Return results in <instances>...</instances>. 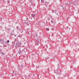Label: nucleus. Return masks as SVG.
<instances>
[{
	"label": "nucleus",
	"instance_id": "f257e3e1",
	"mask_svg": "<svg viewBox=\"0 0 79 79\" xmlns=\"http://www.w3.org/2000/svg\"><path fill=\"white\" fill-rule=\"evenodd\" d=\"M16 45H17V46H18V47H19V43H17L16 44Z\"/></svg>",
	"mask_w": 79,
	"mask_h": 79
},
{
	"label": "nucleus",
	"instance_id": "f03ea898",
	"mask_svg": "<svg viewBox=\"0 0 79 79\" xmlns=\"http://www.w3.org/2000/svg\"><path fill=\"white\" fill-rule=\"evenodd\" d=\"M32 16L33 17H34V16H35V14H32Z\"/></svg>",
	"mask_w": 79,
	"mask_h": 79
},
{
	"label": "nucleus",
	"instance_id": "7ed1b4c3",
	"mask_svg": "<svg viewBox=\"0 0 79 79\" xmlns=\"http://www.w3.org/2000/svg\"><path fill=\"white\" fill-rule=\"evenodd\" d=\"M2 55H5V53H2Z\"/></svg>",
	"mask_w": 79,
	"mask_h": 79
},
{
	"label": "nucleus",
	"instance_id": "20e7f679",
	"mask_svg": "<svg viewBox=\"0 0 79 79\" xmlns=\"http://www.w3.org/2000/svg\"><path fill=\"white\" fill-rule=\"evenodd\" d=\"M46 31H49V29L48 28H47L46 29Z\"/></svg>",
	"mask_w": 79,
	"mask_h": 79
},
{
	"label": "nucleus",
	"instance_id": "39448f33",
	"mask_svg": "<svg viewBox=\"0 0 79 79\" xmlns=\"http://www.w3.org/2000/svg\"><path fill=\"white\" fill-rule=\"evenodd\" d=\"M7 43H9V42H10V41H9V40H8L7 41Z\"/></svg>",
	"mask_w": 79,
	"mask_h": 79
},
{
	"label": "nucleus",
	"instance_id": "423d86ee",
	"mask_svg": "<svg viewBox=\"0 0 79 79\" xmlns=\"http://www.w3.org/2000/svg\"><path fill=\"white\" fill-rule=\"evenodd\" d=\"M41 2L43 3V2H44V0H41Z\"/></svg>",
	"mask_w": 79,
	"mask_h": 79
},
{
	"label": "nucleus",
	"instance_id": "0eeeda50",
	"mask_svg": "<svg viewBox=\"0 0 79 79\" xmlns=\"http://www.w3.org/2000/svg\"><path fill=\"white\" fill-rule=\"evenodd\" d=\"M39 43H37V45H39Z\"/></svg>",
	"mask_w": 79,
	"mask_h": 79
},
{
	"label": "nucleus",
	"instance_id": "6e6552de",
	"mask_svg": "<svg viewBox=\"0 0 79 79\" xmlns=\"http://www.w3.org/2000/svg\"><path fill=\"white\" fill-rule=\"evenodd\" d=\"M19 44H20V46H21V43H19Z\"/></svg>",
	"mask_w": 79,
	"mask_h": 79
},
{
	"label": "nucleus",
	"instance_id": "1a4fd4ad",
	"mask_svg": "<svg viewBox=\"0 0 79 79\" xmlns=\"http://www.w3.org/2000/svg\"><path fill=\"white\" fill-rule=\"evenodd\" d=\"M28 19L27 18L26 19L27 20Z\"/></svg>",
	"mask_w": 79,
	"mask_h": 79
},
{
	"label": "nucleus",
	"instance_id": "9d476101",
	"mask_svg": "<svg viewBox=\"0 0 79 79\" xmlns=\"http://www.w3.org/2000/svg\"><path fill=\"white\" fill-rule=\"evenodd\" d=\"M15 37H16V35H15Z\"/></svg>",
	"mask_w": 79,
	"mask_h": 79
},
{
	"label": "nucleus",
	"instance_id": "9b49d317",
	"mask_svg": "<svg viewBox=\"0 0 79 79\" xmlns=\"http://www.w3.org/2000/svg\"><path fill=\"white\" fill-rule=\"evenodd\" d=\"M14 73V72H13V73Z\"/></svg>",
	"mask_w": 79,
	"mask_h": 79
}]
</instances>
